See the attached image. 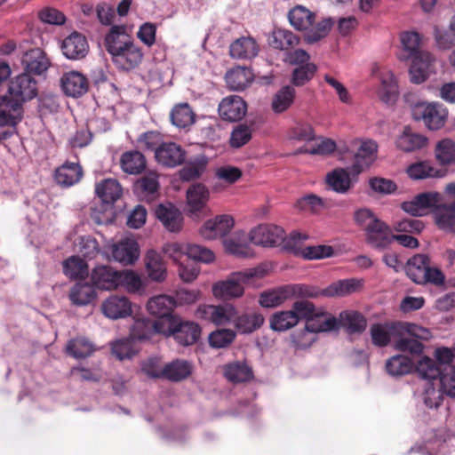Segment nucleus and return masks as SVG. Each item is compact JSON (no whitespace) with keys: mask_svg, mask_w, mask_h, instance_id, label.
<instances>
[{"mask_svg":"<svg viewBox=\"0 0 455 455\" xmlns=\"http://www.w3.org/2000/svg\"><path fill=\"white\" fill-rule=\"evenodd\" d=\"M105 46L113 63L120 69L131 70L142 61L144 53L132 37L126 32L125 26L114 25L105 37Z\"/></svg>","mask_w":455,"mask_h":455,"instance_id":"1","label":"nucleus"},{"mask_svg":"<svg viewBox=\"0 0 455 455\" xmlns=\"http://www.w3.org/2000/svg\"><path fill=\"white\" fill-rule=\"evenodd\" d=\"M315 13L303 5H296L288 12L291 25L299 31L304 32V40L313 44L324 38L333 26L331 18H325L315 22Z\"/></svg>","mask_w":455,"mask_h":455,"instance_id":"2","label":"nucleus"},{"mask_svg":"<svg viewBox=\"0 0 455 455\" xmlns=\"http://www.w3.org/2000/svg\"><path fill=\"white\" fill-rule=\"evenodd\" d=\"M443 201H403L402 209L411 216L434 214L439 228L455 233V201L450 205Z\"/></svg>","mask_w":455,"mask_h":455,"instance_id":"3","label":"nucleus"},{"mask_svg":"<svg viewBox=\"0 0 455 455\" xmlns=\"http://www.w3.org/2000/svg\"><path fill=\"white\" fill-rule=\"evenodd\" d=\"M163 335L172 337L179 345L189 347L198 341L202 329L198 323L176 315L164 322Z\"/></svg>","mask_w":455,"mask_h":455,"instance_id":"4","label":"nucleus"},{"mask_svg":"<svg viewBox=\"0 0 455 455\" xmlns=\"http://www.w3.org/2000/svg\"><path fill=\"white\" fill-rule=\"evenodd\" d=\"M454 356L455 355L451 348L446 347H438L435 350V360L425 355L418 361L415 368L422 379L435 380L437 379V375L448 371L449 367H454L452 365Z\"/></svg>","mask_w":455,"mask_h":455,"instance_id":"5","label":"nucleus"},{"mask_svg":"<svg viewBox=\"0 0 455 455\" xmlns=\"http://www.w3.org/2000/svg\"><path fill=\"white\" fill-rule=\"evenodd\" d=\"M323 312H318L317 315L307 319L302 330L295 331L291 338L296 347L302 348L309 346L313 339L308 338V333H318L338 330L340 323L333 316L323 320Z\"/></svg>","mask_w":455,"mask_h":455,"instance_id":"6","label":"nucleus"},{"mask_svg":"<svg viewBox=\"0 0 455 455\" xmlns=\"http://www.w3.org/2000/svg\"><path fill=\"white\" fill-rule=\"evenodd\" d=\"M413 119L423 121L426 127L436 131L444 126L448 111L442 104L436 102H418L411 108Z\"/></svg>","mask_w":455,"mask_h":455,"instance_id":"7","label":"nucleus"},{"mask_svg":"<svg viewBox=\"0 0 455 455\" xmlns=\"http://www.w3.org/2000/svg\"><path fill=\"white\" fill-rule=\"evenodd\" d=\"M23 104L6 92L0 96V127L4 131L15 132L16 125L23 118Z\"/></svg>","mask_w":455,"mask_h":455,"instance_id":"8","label":"nucleus"},{"mask_svg":"<svg viewBox=\"0 0 455 455\" xmlns=\"http://www.w3.org/2000/svg\"><path fill=\"white\" fill-rule=\"evenodd\" d=\"M235 307L230 303L223 305H201L196 312L197 318L216 325L232 324Z\"/></svg>","mask_w":455,"mask_h":455,"instance_id":"9","label":"nucleus"},{"mask_svg":"<svg viewBox=\"0 0 455 455\" xmlns=\"http://www.w3.org/2000/svg\"><path fill=\"white\" fill-rule=\"evenodd\" d=\"M7 92L24 104L37 96V81L28 73H21L10 81Z\"/></svg>","mask_w":455,"mask_h":455,"instance_id":"10","label":"nucleus"},{"mask_svg":"<svg viewBox=\"0 0 455 455\" xmlns=\"http://www.w3.org/2000/svg\"><path fill=\"white\" fill-rule=\"evenodd\" d=\"M285 231L283 228L273 224H260L251 230L250 241L263 247L279 246L283 240Z\"/></svg>","mask_w":455,"mask_h":455,"instance_id":"11","label":"nucleus"},{"mask_svg":"<svg viewBox=\"0 0 455 455\" xmlns=\"http://www.w3.org/2000/svg\"><path fill=\"white\" fill-rule=\"evenodd\" d=\"M366 243L379 251L387 250L394 243L393 228L380 219L364 234Z\"/></svg>","mask_w":455,"mask_h":455,"instance_id":"12","label":"nucleus"},{"mask_svg":"<svg viewBox=\"0 0 455 455\" xmlns=\"http://www.w3.org/2000/svg\"><path fill=\"white\" fill-rule=\"evenodd\" d=\"M21 65L23 73L28 76H42L46 73L52 65V62L44 50L36 47L27 50L22 53Z\"/></svg>","mask_w":455,"mask_h":455,"instance_id":"13","label":"nucleus"},{"mask_svg":"<svg viewBox=\"0 0 455 455\" xmlns=\"http://www.w3.org/2000/svg\"><path fill=\"white\" fill-rule=\"evenodd\" d=\"M235 220L231 215H217L215 218L208 220L200 228V235L207 240L217 238H226L231 229L234 228Z\"/></svg>","mask_w":455,"mask_h":455,"instance_id":"14","label":"nucleus"},{"mask_svg":"<svg viewBox=\"0 0 455 455\" xmlns=\"http://www.w3.org/2000/svg\"><path fill=\"white\" fill-rule=\"evenodd\" d=\"M252 275L245 273H235L233 276L226 281L217 283L213 285V294L223 299H230L243 295V287L242 283L247 281Z\"/></svg>","mask_w":455,"mask_h":455,"instance_id":"15","label":"nucleus"},{"mask_svg":"<svg viewBox=\"0 0 455 455\" xmlns=\"http://www.w3.org/2000/svg\"><path fill=\"white\" fill-rule=\"evenodd\" d=\"M371 73L379 79V96L380 100L385 103L395 101L398 94V86L393 73L388 69H382L377 64L372 67Z\"/></svg>","mask_w":455,"mask_h":455,"instance_id":"16","label":"nucleus"},{"mask_svg":"<svg viewBox=\"0 0 455 455\" xmlns=\"http://www.w3.org/2000/svg\"><path fill=\"white\" fill-rule=\"evenodd\" d=\"M155 157L163 166L173 168L184 163L186 152L174 142H163L156 149Z\"/></svg>","mask_w":455,"mask_h":455,"instance_id":"17","label":"nucleus"},{"mask_svg":"<svg viewBox=\"0 0 455 455\" xmlns=\"http://www.w3.org/2000/svg\"><path fill=\"white\" fill-rule=\"evenodd\" d=\"M176 302L173 298L167 295L155 296L147 303L148 312L156 317V323H163L166 319H172L177 315H173V309Z\"/></svg>","mask_w":455,"mask_h":455,"instance_id":"18","label":"nucleus"},{"mask_svg":"<svg viewBox=\"0 0 455 455\" xmlns=\"http://www.w3.org/2000/svg\"><path fill=\"white\" fill-rule=\"evenodd\" d=\"M119 271L110 266L98 265L91 272V282L94 288L110 291L118 288Z\"/></svg>","mask_w":455,"mask_h":455,"instance_id":"19","label":"nucleus"},{"mask_svg":"<svg viewBox=\"0 0 455 455\" xmlns=\"http://www.w3.org/2000/svg\"><path fill=\"white\" fill-rule=\"evenodd\" d=\"M60 86L63 92L69 97L79 98L89 89L87 78L78 71H68L62 75Z\"/></svg>","mask_w":455,"mask_h":455,"instance_id":"20","label":"nucleus"},{"mask_svg":"<svg viewBox=\"0 0 455 455\" xmlns=\"http://www.w3.org/2000/svg\"><path fill=\"white\" fill-rule=\"evenodd\" d=\"M103 314L109 319L126 318L132 315V302L125 296H109L101 305Z\"/></svg>","mask_w":455,"mask_h":455,"instance_id":"21","label":"nucleus"},{"mask_svg":"<svg viewBox=\"0 0 455 455\" xmlns=\"http://www.w3.org/2000/svg\"><path fill=\"white\" fill-rule=\"evenodd\" d=\"M61 51L67 59L79 60L87 55L89 44L84 36L74 32L62 41Z\"/></svg>","mask_w":455,"mask_h":455,"instance_id":"22","label":"nucleus"},{"mask_svg":"<svg viewBox=\"0 0 455 455\" xmlns=\"http://www.w3.org/2000/svg\"><path fill=\"white\" fill-rule=\"evenodd\" d=\"M218 110L223 120L236 122L245 116L247 106L240 96L232 95L220 101Z\"/></svg>","mask_w":455,"mask_h":455,"instance_id":"23","label":"nucleus"},{"mask_svg":"<svg viewBox=\"0 0 455 455\" xmlns=\"http://www.w3.org/2000/svg\"><path fill=\"white\" fill-rule=\"evenodd\" d=\"M156 218L170 232H179L183 224V216L180 211L170 201L160 204L156 210Z\"/></svg>","mask_w":455,"mask_h":455,"instance_id":"24","label":"nucleus"},{"mask_svg":"<svg viewBox=\"0 0 455 455\" xmlns=\"http://www.w3.org/2000/svg\"><path fill=\"white\" fill-rule=\"evenodd\" d=\"M112 256L116 261L124 266L134 264L140 257L138 243L132 238H125L114 244Z\"/></svg>","mask_w":455,"mask_h":455,"instance_id":"25","label":"nucleus"},{"mask_svg":"<svg viewBox=\"0 0 455 455\" xmlns=\"http://www.w3.org/2000/svg\"><path fill=\"white\" fill-rule=\"evenodd\" d=\"M259 52V46L251 36H241L229 45V55L235 60H251Z\"/></svg>","mask_w":455,"mask_h":455,"instance_id":"26","label":"nucleus"},{"mask_svg":"<svg viewBox=\"0 0 455 455\" xmlns=\"http://www.w3.org/2000/svg\"><path fill=\"white\" fill-rule=\"evenodd\" d=\"M232 325L240 334H250L264 323V316L259 313H239L235 308Z\"/></svg>","mask_w":455,"mask_h":455,"instance_id":"27","label":"nucleus"},{"mask_svg":"<svg viewBox=\"0 0 455 455\" xmlns=\"http://www.w3.org/2000/svg\"><path fill=\"white\" fill-rule=\"evenodd\" d=\"M411 81L413 84H419L425 82L429 76L434 59L428 52L418 54V56L411 57Z\"/></svg>","mask_w":455,"mask_h":455,"instance_id":"28","label":"nucleus"},{"mask_svg":"<svg viewBox=\"0 0 455 455\" xmlns=\"http://www.w3.org/2000/svg\"><path fill=\"white\" fill-rule=\"evenodd\" d=\"M428 139L420 133L415 132L409 126H405L402 133L397 137L395 145L403 152H414L425 148Z\"/></svg>","mask_w":455,"mask_h":455,"instance_id":"29","label":"nucleus"},{"mask_svg":"<svg viewBox=\"0 0 455 455\" xmlns=\"http://www.w3.org/2000/svg\"><path fill=\"white\" fill-rule=\"evenodd\" d=\"M163 323H156L153 319H137L131 331L133 340L144 341L151 339L155 334H163Z\"/></svg>","mask_w":455,"mask_h":455,"instance_id":"30","label":"nucleus"},{"mask_svg":"<svg viewBox=\"0 0 455 455\" xmlns=\"http://www.w3.org/2000/svg\"><path fill=\"white\" fill-rule=\"evenodd\" d=\"M83 170L77 163L66 162L56 169L54 172V180L56 183L64 188H69L82 179Z\"/></svg>","mask_w":455,"mask_h":455,"instance_id":"31","label":"nucleus"},{"mask_svg":"<svg viewBox=\"0 0 455 455\" xmlns=\"http://www.w3.org/2000/svg\"><path fill=\"white\" fill-rule=\"evenodd\" d=\"M192 363L184 359H175L163 367L164 379L180 382L188 378L192 373Z\"/></svg>","mask_w":455,"mask_h":455,"instance_id":"32","label":"nucleus"},{"mask_svg":"<svg viewBox=\"0 0 455 455\" xmlns=\"http://www.w3.org/2000/svg\"><path fill=\"white\" fill-rule=\"evenodd\" d=\"M97 296L95 288L92 283L83 282L82 280L76 282L70 289L68 298L73 305L84 307L91 304Z\"/></svg>","mask_w":455,"mask_h":455,"instance_id":"33","label":"nucleus"},{"mask_svg":"<svg viewBox=\"0 0 455 455\" xmlns=\"http://www.w3.org/2000/svg\"><path fill=\"white\" fill-rule=\"evenodd\" d=\"M378 145L374 140L363 141L355 154V163L352 171L358 174L364 167H369L376 159Z\"/></svg>","mask_w":455,"mask_h":455,"instance_id":"34","label":"nucleus"},{"mask_svg":"<svg viewBox=\"0 0 455 455\" xmlns=\"http://www.w3.org/2000/svg\"><path fill=\"white\" fill-rule=\"evenodd\" d=\"M120 166L124 172L136 175L145 171L147 162L142 153L138 150H130L122 154Z\"/></svg>","mask_w":455,"mask_h":455,"instance_id":"35","label":"nucleus"},{"mask_svg":"<svg viewBox=\"0 0 455 455\" xmlns=\"http://www.w3.org/2000/svg\"><path fill=\"white\" fill-rule=\"evenodd\" d=\"M430 267V260L428 256L425 254H416L409 259L406 266L405 272L407 276L416 283H419L425 276L426 272Z\"/></svg>","mask_w":455,"mask_h":455,"instance_id":"36","label":"nucleus"},{"mask_svg":"<svg viewBox=\"0 0 455 455\" xmlns=\"http://www.w3.org/2000/svg\"><path fill=\"white\" fill-rule=\"evenodd\" d=\"M224 375L230 382L241 383L251 380L253 372L246 362L235 361L225 365Z\"/></svg>","mask_w":455,"mask_h":455,"instance_id":"37","label":"nucleus"},{"mask_svg":"<svg viewBox=\"0 0 455 455\" xmlns=\"http://www.w3.org/2000/svg\"><path fill=\"white\" fill-rule=\"evenodd\" d=\"M145 265L148 276L156 282H162L166 277V267L162 259L161 255L154 251L149 250L145 257Z\"/></svg>","mask_w":455,"mask_h":455,"instance_id":"38","label":"nucleus"},{"mask_svg":"<svg viewBox=\"0 0 455 455\" xmlns=\"http://www.w3.org/2000/svg\"><path fill=\"white\" fill-rule=\"evenodd\" d=\"M63 273L70 279L84 280L88 275V265L79 256H71L63 261Z\"/></svg>","mask_w":455,"mask_h":455,"instance_id":"39","label":"nucleus"},{"mask_svg":"<svg viewBox=\"0 0 455 455\" xmlns=\"http://www.w3.org/2000/svg\"><path fill=\"white\" fill-rule=\"evenodd\" d=\"M95 193L100 199H120L123 188L117 180L108 178L96 183Z\"/></svg>","mask_w":455,"mask_h":455,"instance_id":"40","label":"nucleus"},{"mask_svg":"<svg viewBox=\"0 0 455 455\" xmlns=\"http://www.w3.org/2000/svg\"><path fill=\"white\" fill-rule=\"evenodd\" d=\"M326 182L333 191L345 193L351 186L350 172L348 169H335L326 176Z\"/></svg>","mask_w":455,"mask_h":455,"instance_id":"41","label":"nucleus"},{"mask_svg":"<svg viewBox=\"0 0 455 455\" xmlns=\"http://www.w3.org/2000/svg\"><path fill=\"white\" fill-rule=\"evenodd\" d=\"M172 124L179 128H187L196 121V116L188 103L176 105L171 112Z\"/></svg>","mask_w":455,"mask_h":455,"instance_id":"42","label":"nucleus"},{"mask_svg":"<svg viewBox=\"0 0 455 455\" xmlns=\"http://www.w3.org/2000/svg\"><path fill=\"white\" fill-rule=\"evenodd\" d=\"M133 188L142 196H154L160 188L159 175L156 172H148L134 183Z\"/></svg>","mask_w":455,"mask_h":455,"instance_id":"43","label":"nucleus"},{"mask_svg":"<svg viewBox=\"0 0 455 455\" xmlns=\"http://www.w3.org/2000/svg\"><path fill=\"white\" fill-rule=\"evenodd\" d=\"M411 360L403 355H395L389 358L386 363L387 373L393 377L403 376L410 373L413 369Z\"/></svg>","mask_w":455,"mask_h":455,"instance_id":"44","label":"nucleus"},{"mask_svg":"<svg viewBox=\"0 0 455 455\" xmlns=\"http://www.w3.org/2000/svg\"><path fill=\"white\" fill-rule=\"evenodd\" d=\"M208 161L205 156L199 155L194 159L189 160L186 165L180 171V176L182 180H195L205 171Z\"/></svg>","mask_w":455,"mask_h":455,"instance_id":"45","label":"nucleus"},{"mask_svg":"<svg viewBox=\"0 0 455 455\" xmlns=\"http://www.w3.org/2000/svg\"><path fill=\"white\" fill-rule=\"evenodd\" d=\"M396 330V324L374 323L371 326L370 332L372 344L379 347H387L391 340V335Z\"/></svg>","mask_w":455,"mask_h":455,"instance_id":"46","label":"nucleus"},{"mask_svg":"<svg viewBox=\"0 0 455 455\" xmlns=\"http://www.w3.org/2000/svg\"><path fill=\"white\" fill-rule=\"evenodd\" d=\"M435 156L441 165L455 164V141L451 139L438 141L435 148Z\"/></svg>","mask_w":455,"mask_h":455,"instance_id":"47","label":"nucleus"},{"mask_svg":"<svg viewBox=\"0 0 455 455\" xmlns=\"http://www.w3.org/2000/svg\"><path fill=\"white\" fill-rule=\"evenodd\" d=\"M225 80L231 90L243 91L250 84L251 77L247 69L237 68L228 71Z\"/></svg>","mask_w":455,"mask_h":455,"instance_id":"48","label":"nucleus"},{"mask_svg":"<svg viewBox=\"0 0 455 455\" xmlns=\"http://www.w3.org/2000/svg\"><path fill=\"white\" fill-rule=\"evenodd\" d=\"M299 43V38L293 32L286 29H278L273 33L270 45L277 50L289 51Z\"/></svg>","mask_w":455,"mask_h":455,"instance_id":"49","label":"nucleus"},{"mask_svg":"<svg viewBox=\"0 0 455 455\" xmlns=\"http://www.w3.org/2000/svg\"><path fill=\"white\" fill-rule=\"evenodd\" d=\"M296 91L290 85L282 87L274 96L272 109L275 113L280 114L286 111L293 103Z\"/></svg>","mask_w":455,"mask_h":455,"instance_id":"50","label":"nucleus"},{"mask_svg":"<svg viewBox=\"0 0 455 455\" xmlns=\"http://www.w3.org/2000/svg\"><path fill=\"white\" fill-rule=\"evenodd\" d=\"M407 173L413 180H423L427 178H441L444 172L434 168L427 162H419L411 164L407 168Z\"/></svg>","mask_w":455,"mask_h":455,"instance_id":"51","label":"nucleus"},{"mask_svg":"<svg viewBox=\"0 0 455 455\" xmlns=\"http://www.w3.org/2000/svg\"><path fill=\"white\" fill-rule=\"evenodd\" d=\"M361 286V281L357 279H344L331 283L323 290V295L327 297L344 296L352 293Z\"/></svg>","mask_w":455,"mask_h":455,"instance_id":"52","label":"nucleus"},{"mask_svg":"<svg viewBox=\"0 0 455 455\" xmlns=\"http://www.w3.org/2000/svg\"><path fill=\"white\" fill-rule=\"evenodd\" d=\"M270 328L275 331H285L298 323L297 316L291 311H279L269 319Z\"/></svg>","mask_w":455,"mask_h":455,"instance_id":"53","label":"nucleus"},{"mask_svg":"<svg viewBox=\"0 0 455 455\" xmlns=\"http://www.w3.org/2000/svg\"><path fill=\"white\" fill-rule=\"evenodd\" d=\"M420 35L416 31H405L401 34V43L404 52L403 59H409L425 52L419 48Z\"/></svg>","mask_w":455,"mask_h":455,"instance_id":"54","label":"nucleus"},{"mask_svg":"<svg viewBox=\"0 0 455 455\" xmlns=\"http://www.w3.org/2000/svg\"><path fill=\"white\" fill-rule=\"evenodd\" d=\"M308 239V235L301 234L298 231L291 232L288 236L283 235V240L280 243L283 250L293 254L297 257H301L303 254V242Z\"/></svg>","mask_w":455,"mask_h":455,"instance_id":"55","label":"nucleus"},{"mask_svg":"<svg viewBox=\"0 0 455 455\" xmlns=\"http://www.w3.org/2000/svg\"><path fill=\"white\" fill-rule=\"evenodd\" d=\"M240 234L235 233L232 235L226 237L222 240V244L226 252L235 255L241 259H245L251 257V253L250 251L247 244L239 241Z\"/></svg>","mask_w":455,"mask_h":455,"instance_id":"56","label":"nucleus"},{"mask_svg":"<svg viewBox=\"0 0 455 455\" xmlns=\"http://www.w3.org/2000/svg\"><path fill=\"white\" fill-rule=\"evenodd\" d=\"M340 318L349 333H360L366 328V319L358 312H342Z\"/></svg>","mask_w":455,"mask_h":455,"instance_id":"57","label":"nucleus"},{"mask_svg":"<svg viewBox=\"0 0 455 455\" xmlns=\"http://www.w3.org/2000/svg\"><path fill=\"white\" fill-rule=\"evenodd\" d=\"M186 258L191 261L202 263H212L215 259L213 251L203 245L191 243L186 248Z\"/></svg>","mask_w":455,"mask_h":455,"instance_id":"58","label":"nucleus"},{"mask_svg":"<svg viewBox=\"0 0 455 455\" xmlns=\"http://www.w3.org/2000/svg\"><path fill=\"white\" fill-rule=\"evenodd\" d=\"M235 337L236 332L231 329H218L210 333L208 342L212 348H224L228 347Z\"/></svg>","mask_w":455,"mask_h":455,"instance_id":"59","label":"nucleus"},{"mask_svg":"<svg viewBox=\"0 0 455 455\" xmlns=\"http://www.w3.org/2000/svg\"><path fill=\"white\" fill-rule=\"evenodd\" d=\"M285 285L276 290L266 291L260 293L259 303L263 307H275L281 305L284 300L288 299V296L284 293Z\"/></svg>","mask_w":455,"mask_h":455,"instance_id":"60","label":"nucleus"},{"mask_svg":"<svg viewBox=\"0 0 455 455\" xmlns=\"http://www.w3.org/2000/svg\"><path fill=\"white\" fill-rule=\"evenodd\" d=\"M317 67L314 63H306L294 68L291 73V82L295 86H303L315 76Z\"/></svg>","mask_w":455,"mask_h":455,"instance_id":"61","label":"nucleus"},{"mask_svg":"<svg viewBox=\"0 0 455 455\" xmlns=\"http://www.w3.org/2000/svg\"><path fill=\"white\" fill-rule=\"evenodd\" d=\"M92 352V345L85 339L70 340L67 345V353L76 359L86 358Z\"/></svg>","mask_w":455,"mask_h":455,"instance_id":"62","label":"nucleus"},{"mask_svg":"<svg viewBox=\"0 0 455 455\" xmlns=\"http://www.w3.org/2000/svg\"><path fill=\"white\" fill-rule=\"evenodd\" d=\"M284 293L287 294L288 299L291 298H315L319 294H323L322 291H319L314 286L307 284H290L285 285Z\"/></svg>","mask_w":455,"mask_h":455,"instance_id":"63","label":"nucleus"},{"mask_svg":"<svg viewBox=\"0 0 455 455\" xmlns=\"http://www.w3.org/2000/svg\"><path fill=\"white\" fill-rule=\"evenodd\" d=\"M251 139V129L247 124L236 125L230 135L229 144L233 148H239L247 144Z\"/></svg>","mask_w":455,"mask_h":455,"instance_id":"64","label":"nucleus"}]
</instances>
